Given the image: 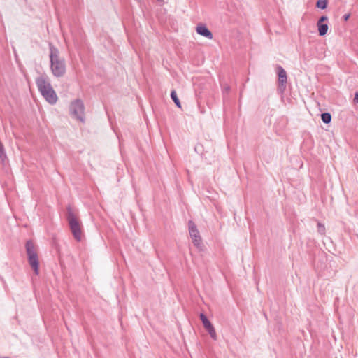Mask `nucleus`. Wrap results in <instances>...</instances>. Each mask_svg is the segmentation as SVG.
Instances as JSON below:
<instances>
[{"instance_id":"nucleus-11","label":"nucleus","mask_w":358,"mask_h":358,"mask_svg":"<svg viewBox=\"0 0 358 358\" xmlns=\"http://www.w3.org/2000/svg\"><path fill=\"white\" fill-rule=\"evenodd\" d=\"M171 98L173 100V101L175 103V104L177 106V107L180 108H181L180 101L179 99L178 98L176 92L175 90L171 91Z\"/></svg>"},{"instance_id":"nucleus-6","label":"nucleus","mask_w":358,"mask_h":358,"mask_svg":"<svg viewBox=\"0 0 358 358\" xmlns=\"http://www.w3.org/2000/svg\"><path fill=\"white\" fill-rule=\"evenodd\" d=\"M188 229L194 245L199 249H201L202 239L196 224L192 220L188 222Z\"/></svg>"},{"instance_id":"nucleus-15","label":"nucleus","mask_w":358,"mask_h":358,"mask_svg":"<svg viewBox=\"0 0 358 358\" xmlns=\"http://www.w3.org/2000/svg\"><path fill=\"white\" fill-rule=\"evenodd\" d=\"M6 157V154L5 152L4 147H3V144L1 143V142L0 141V158L2 160H4V159Z\"/></svg>"},{"instance_id":"nucleus-4","label":"nucleus","mask_w":358,"mask_h":358,"mask_svg":"<svg viewBox=\"0 0 358 358\" xmlns=\"http://www.w3.org/2000/svg\"><path fill=\"white\" fill-rule=\"evenodd\" d=\"M29 264L36 275L39 273V259L36 246L32 241L28 240L25 244Z\"/></svg>"},{"instance_id":"nucleus-2","label":"nucleus","mask_w":358,"mask_h":358,"mask_svg":"<svg viewBox=\"0 0 358 358\" xmlns=\"http://www.w3.org/2000/svg\"><path fill=\"white\" fill-rule=\"evenodd\" d=\"M50 69L52 74L57 78L62 77L66 73V64L59 56V50L50 43Z\"/></svg>"},{"instance_id":"nucleus-16","label":"nucleus","mask_w":358,"mask_h":358,"mask_svg":"<svg viewBox=\"0 0 358 358\" xmlns=\"http://www.w3.org/2000/svg\"><path fill=\"white\" fill-rule=\"evenodd\" d=\"M328 20V17L326 15H322L320 17L317 23H324V22H326Z\"/></svg>"},{"instance_id":"nucleus-12","label":"nucleus","mask_w":358,"mask_h":358,"mask_svg":"<svg viewBox=\"0 0 358 358\" xmlns=\"http://www.w3.org/2000/svg\"><path fill=\"white\" fill-rule=\"evenodd\" d=\"M321 119L325 124H329L331 121V115L329 113H323L321 114Z\"/></svg>"},{"instance_id":"nucleus-7","label":"nucleus","mask_w":358,"mask_h":358,"mask_svg":"<svg viewBox=\"0 0 358 358\" xmlns=\"http://www.w3.org/2000/svg\"><path fill=\"white\" fill-rule=\"evenodd\" d=\"M276 70L278 76V87L283 92L287 82V73L280 65H277Z\"/></svg>"},{"instance_id":"nucleus-3","label":"nucleus","mask_w":358,"mask_h":358,"mask_svg":"<svg viewBox=\"0 0 358 358\" xmlns=\"http://www.w3.org/2000/svg\"><path fill=\"white\" fill-rule=\"evenodd\" d=\"M66 218L73 238L77 241H80L82 238L81 222L78 218L77 210H75L70 205L66 207Z\"/></svg>"},{"instance_id":"nucleus-18","label":"nucleus","mask_w":358,"mask_h":358,"mask_svg":"<svg viewBox=\"0 0 358 358\" xmlns=\"http://www.w3.org/2000/svg\"><path fill=\"white\" fill-rule=\"evenodd\" d=\"M349 17H350V14H346V15H345L343 16V20H344L345 21H347V20L349 19Z\"/></svg>"},{"instance_id":"nucleus-20","label":"nucleus","mask_w":358,"mask_h":358,"mask_svg":"<svg viewBox=\"0 0 358 358\" xmlns=\"http://www.w3.org/2000/svg\"><path fill=\"white\" fill-rule=\"evenodd\" d=\"M1 358H8V357H1Z\"/></svg>"},{"instance_id":"nucleus-1","label":"nucleus","mask_w":358,"mask_h":358,"mask_svg":"<svg viewBox=\"0 0 358 358\" xmlns=\"http://www.w3.org/2000/svg\"><path fill=\"white\" fill-rule=\"evenodd\" d=\"M36 84L41 95L49 103L52 105L56 103L58 99L57 95L46 75L38 77L36 79Z\"/></svg>"},{"instance_id":"nucleus-10","label":"nucleus","mask_w":358,"mask_h":358,"mask_svg":"<svg viewBox=\"0 0 358 358\" xmlns=\"http://www.w3.org/2000/svg\"><path fill=\"white\" fill-rule=\"evenodd\" d=\"M318 28V33L320 36H323L327 34L329 29V26L327 23H317Z\"/></svg>"},{"instance_id":"nucleus-8","label":"nucleus","mask_w":358,"mask_h":358,"mask_svg":"<svg viewBox=\"0 0 358 358\" xmlns=\"http://www.w3.org/2000/svg\"><path fill=\"white\" fill-rule=\"evenodd\" d=\"M200 319L203 323L204 328L208 332L210 337L213 340H217V334H216L215 328L213 326V324H211V322L209 321V320L207 318V317L203 313H201Z\"/></svg>"},{"instance_id":"nucleus-19","label":"nucleus","mask_w":358,"mask_h":358,"mask_svg":"<svg viewBox=\"0 0 358 358\" xmlns=\"http://www.w3.org/2000/svg\"><path fill=\"white\" fill-rule=\"evenodd\" d=\"M230 90V87L229 85H227L225 87H224V91L226 92H228Z\"/></svg>"},{"instance_id":"nucleus-17","label":"nucleus","mask_w":358,"mask_h":358,"mask_svg":"<svg viewBox=\"0 0 358 358\" xmlns=\"http://www.w3.org/2000/svg\"><path fill=\"white\" fill-rule=\"evenodd\" d=\"M354 100L355 102L358 103V92L355 93Z\"/></svg>"},{"instance_id":"nucleus-5","label":"nucleus","mask_w":358,"mask_h":358,"mask_svg":"<svg viewBox=\"0 0 358 358\" xmlns=\"http://www.w3.org/2000/svg\"><path fill=\"white\" fill-rule=\"evenodd\" d=\"M69 110L73 117L81 122H84L85 106L82 100L78 99L72 101L69 107Z\"/></svg>"},{"instance_id":"nucleus-13","label":"nucleus","mask_w":358,"mask_h":358,"mask_svg":"<svg viewBox=\"0 0 358 358\" xmlns=\"http://www.w3.org/2000/svg\"><path fill=\"white\" fill-rule=\"evenodd\" d=\"M327 3H328L327 0H317V3H316V6L318 8L323 10L327 8Z\"/></svg>"},{"instance_id":"nucleus-14","label":"nucleus","mask_w":358,"mask_h":358,"mask_svg":"<svg viewBox=\"0 0 358 358\" xmlns=\"http://www.w3.org/2000/svg\"><path fill=\"white\" fill-rule=\"evenodd\" d=\"M317 227L318 233L321 235H324L326 231L324 225L320 222H318Z\"/></svg>"},{"instance_id":"nucleus-9","label":"nucleus","mask_w":358,"mask_h":358,"mask_svg":"<svg viewBox=\"0 0 358 358\" xmlns=\"http://www.w3.org/2000/svg\"><path fill=\"white\" fill-rule=\"evenodd\" d=\"M196 32L198 34L203 36L208 39H212L213 37L212 32L204 24H199L196 27Z\"/></svg>"}]
</instances>
